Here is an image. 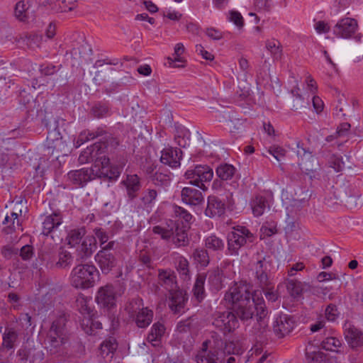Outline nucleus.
Masks as SVG:
<instances>
[{
	"label": "nucleus",
	"mask_w": 363,
	"mask_h": 363,
	"mask_svg": "<svg viewBox=\"0 0 363 363\" xmlns=\"http://www.w3.org/2000/svg\"><path fill=\"white\" fill-rule=\"evenodd\" d=\"M47 147L45 151L47 155L55 156V159L57 160L61 155H67L69 152V148L62 138L60 136V133L55 131L50 132L47 136Z\"/></svg>",
	"instance_id": "obj_10"
},
{
	"label": "nucleus",
	"mask_w": 363,
	"mask_h": 363,
	"mask_svg": "<svg viewBox=\"0 0 363 363\" xmlns=\"http://www.w3.org/2000/svg\"><path fill=\"white\" fill-rule=\"evenodd\" d=\"M17 338V333L13 330H9L3 337L2 347L10 350L13 347V342Z\"/></svg>",
	"instance_id": "obj_56"
},
{
	"label": "nucleus",
	"mask_w": 363,
	"mask_h": 363,
	"mask_svg": "<svg viewBox=\"0 0 363 363\" xmlns=\"http://www.w3.org/2000/svg\"><path fill=\"white\" fill-rule=\"evenodd\" d=\"M91 52V49L87 44H82L71 50V55L74 59L84 58L85 55H89Z\"/></svg>",
	"instance_id": "obj_51"
},
{
	"label": "nucleus",
	"mask_w": 363,
	"mask_h": 363,
	"mask_svg": "<svg viewBox=\"0 0 363 363\" xmlns=\"http://www.w3.org/2000/svg\"><path fill=\"white\" fill-rule=\"evenodd\" d=\"M152 182L156 186H167L170 184L171 177L167 174H163L162 172H155L152 176Z\"/></svg>",
	"instance_id": "obj_48"
},
{
	"label": "nucleus",
	"mask_w": 363,
	"mask_h": 363,
	"mask_svg": "<svg viewBox=\"0 0 363 363\" xmlns=\"http://www.w3.org/2000/svg\"><path fill=\"white\" fill-rule=\"evenodd\" d=\"M299 88L296 87L291 90L293 99L291 101V108L294 111L301 110L308 105V102H305L303 98L298 93Z\"/></svg>",
	"instance_id": "obj_42"
},
{
	"label": "nucleus",
	"mask_w": 363,
	"mask_h": 363,
	"mask_svg": "<svg viewBox=\"0 0 363 363\" xmlns=\"http://www.w3.org/2000/svg\"><path fill=\"white\" fill-rule=\"evenodd\" d=\"M206 279L205 274H199L196 277L195 284L193 287V294L196 299L201 302L205 297L204 284Z\"/></svg>",
	"instance_id": "obj_34"
},
{
	"label": "nucleus",
	"mask_w": 363,
	"mask_h": 363,
	"mask_svg": "<svg viewBox=\"0 0 363 363\" xmlns=\"http://www.w3.org/2000/svg\"><path fill=\"white\" fill-rule=\"evenodd\" d=\"M28 6L24 1H20L16 3L15 6V16L21 21H25L28 18Z\"/></svg>",
	"instance_id": "obj_53"
},
{
	"label": "nucleus",
	"mask_w": 363,
	"mask_h": 363,
	"mask_svg": "<svg viewBox=\"0 0 363 363\" xmlns=\"http://www.w3.org/2000/svg\"><path fill=\"white\" fill-rule=\"evenodd\" d=\"M225 203L218 197L212 196L208 198L205 214L209 218L220 216L225 213Z\"/></svg>",
	"instance_id": "obj_27"
},
{
	"label": "nucleus",
	"mask_w": 363,
	"mask_h": 363,
	"mask_svg": "<svg viewBox=\"0 0 363 363\" xmlns=\"http://www.w3.org/2000/svg\"><path fill=\"white\" fill-rule=\"evenodd\" d=\"M62 223V217L60 213H53L45 217L43 225V233L48 235L56 230Z\"/></svg>",
	"instance_id": "obj_31"
},
{
	"label": "nucleus",
	"mask_w": 363,
	"mask_h": 363,
	"mask_svg": "<svg viewBox=\"0 0 363 363\" xmlns=\"http://www.w3.org/2000/svg\"><path fill=\"white\" fill-rule=\"evenodd\" d=\"M342 345L341 341L334 337H328L321 342V347L328 351H335V348H338Z\"/></svg>",
	"instance_id": "obj_47"
},
{
	"label": "nucleus",
	"mask_w": 363,
	"mask_h": 363,
	"mask_svg": "<svg viewBox=\"0 0 363 363\" xmlns=\"http://www.w3.org/2000/svg\"><path fill=\"white\" fill-rule=\"evenodd\" d=\"M66 319L60 316L55 320L44 340L45 347L51 354L61 351L63 345L67 342L68 336L66 330Z\"/></svg>",
	"instance_id": "obj_2"
},
{
	"label": "nucleus",
	"mask_w": 363,
	"mask_h": 363,
	"mask_svg": "<svg viewBox=\"0 0 363 363\" xmlns=\"http://www.w3.org/2000/svg\"><path fill=\"white\" fill-rule=\"evenodd\" d=\"M250 206L254 216L258 217L264 213L268 205L264 197L257 196L251 201Z\"/></svg>",
	"instance_id": "obj_36"
},
{
	"label": "nucleus",
	"mask_w": 363,
	"mask_h": 363,
	"mask_svg": "<svg viewBox=\"0 0 363 363\" xmlns=\"http://www.w3.org/2000/svg\"><path fill=\"white\" fill-rule=\"evenodd\" d=\"M193 317L179 321L177 325V330L181 333L190 332L193 327Z\"/></svg>",
	"instance_id": "obj_58"
},
{
	"label": "nucleus",
	"mask_w": 363,
	"mask_h": 363,
	"mask_svg": "<svg viewBox=\"0 0 363 363\" xmlns=\"http://www.w3.org/2000/svg\"><path fill=\"white\" fill-rule=\"evenodd\" d=\"M206 247L215 251L223 250L224 242L223 240L214 235L208 236L205 240Z\"/></svg>",
	"instance_id": "obj_46"
},
{
	"label": "nucleus",
	"mask_w": 363,
	"mask_h": 363,
	"mask_svg": "<svg viewBox=\"0 0 363 363\" xmlns=\"http://www.w3.org/2000/svg\"><path fill=\"white\" fill-rule=\"evenodd\" d=\"M180 196L182 202L189 206H199L204 201L202 192L191 186L182 188Z\"/></svg>",
	"instance_id": "obj_20"
},
{
	"label": "nucleus",
	"mask_w": 363,
	"mask_h": 363,
	"mask_svg": "<svg viewBox=\"0 0 363 363\" xmlns=\"http://www.w3.org/2000/svg\"><path fill=\"white\" fill-rule=\"evenodd\" d=\"M329 164L330 167L333 168L337 172H341L345 167V164L342 158L335 155H333L330 157Z\"/></svg>",
	"instance_id": "obj_64"
},
{
	"label": "nucleus",
	"mask_w": 363,
	"mask_h": 363,
	"mask_svg": "<svg viewBox=\"0 0 363 363\" xmlns=\"http://www.w3.org/2000/svg\"><path fill=\"white\" fill-rule=\"evenodd\" d=\"M208 282L213 291H218L223 289L225 286V275L223 270L216 267L210 269L207 274Z\"/></svg>",
	"instance_id": "obj_22"
},
{
	"label": "nucleus",
	"mask_w": 363,
	"mask_h": 363,
	"mask_svg": "<svg viewBox=\"0 0 363 363\" xmlns=\"http://www.w3.org/2000/svg\"><path fill=\"white\" fill-rule=\"evenodd\" d=\"M91 113L95 118H103L108 115L109 108L105 104L99 103L93 106Z\"/></svg>",
	"instance_id": "obj_49"
},
{
	"label": "nucleus",
	"mask_w": 363,
	"mask_h": 363,
	"mask_svg": "<svg viewBox=\"0 0 363 363\" xmlns=\"http://www.w3.org/2000/svg\"><path fill=\"white\" fill-rule=\"evenodd\" d=\"M174 211L177 217H179L180 219L184 220V221L185 222L184 225H189V222L192 218V216L186 209L181 206H176L174 207Z\"/></svg>",
	"instance_id": "obj_59"
},
{
	"label": "nucleus",
	"mask_w": 363,
	"mask_h": 363,
	"mask_svg": "<svg viewBox=\"0 0 363 363\" xmlns=\"http://www.w3.org/2000/svg\"><path fill=\"white\" fill-rule=\"evenodd\" d=\"M177 271L182 276H184L185 278L189 275V262L184 257H180L178 260L177 264Z\"/></svg>",
	"instance_id": "obj_63"
},
{
	"label": "nucleus",
	"mask_w": 363,
	"mask_h": 363,
	"mask_svg": "<svg viewBox=\"0 0 363 363\" xmlns=\"http://www.w3.org/2000/svg\"><path fill=\"white\" fill-rule=\"evenodd\" d=\"M253 300L257 308V321L254 323L251 332L256 336V338H259V340L262 342L267 339L269 332L267 322L265 320L268 312L263 297H258L257 295H255Z\"/></svg>",
	"instance_id": "obj_5"
},
{
	"label": "nucleus",
	"mask_w": 363,
	"mask_h": 363,
	"mask_svg": "<svg viewBox=\"0 0 363 363\" xmlns=\"http://www.w3.org/2000/svg\"><path fill=\"white\" fill-rule=\"evenodd\" d=\"M157 196V191L155 189H147L143 193L141 201L144 205L152 203Z\"/></svg>",
	"instance_id": "obj_61"
},
{
	"label": "nucleus",
	"mask_w": 363,
	"mask_h": 363,
	"mask_svg": "<svg viewBox=\"0 0 363 363\" xmlns=\"http://www.w3.org/2000/svg\"><path fill=\"white\" fill-rule=\"evenodd\" d=\"M173 234L172 235V240L173 244L177 247H186L189 244V239L188 238V230L189 225H184L183 221L177 220L172 225Z\"/></svg>",
	"instance_id": "obj_15"
},
{
	"label": "nucleus",
	"mask_w": 363,
	"mask_h": 363,
	"mask_svg": "<svg viewBox=\"0 0 363 363\" xmlns=\"http://www.w3.org/2000/svg\"><path fill=\"white\" fill-rule=\"evenodd\" d=\"M264 291L267 299L269 301L274 302L278 299L279 295L274 289V284L271 281V285L269 287H260Z\"/></svg>",
	"instance_id": "obj_62"
},
{
	"label": "nucleus",
	"mask_w": 363,
	"mask_h": 363,
	"mask_svg": "<svg viewBox=\"0 0 363 363\" xmlns=\"http://www.w3.org/2000/svg\"><path fill=\"white\" fill-rule=\"evenodd\" d=\"M213 177V172L208 166L198 165L193 169L187 170L185 177L189 183L201 189L206 191L207 187L203 182H210Z\"/></svg>",
	"instance_id": "obj_8"
},
{
	"label": "nucleus",
	"mask_w": 363,
	"mask_h": 363,
	"mask_svg": "<svg viewBox=\"0 0 363 363\" xmlns=\"http://www.w3.org/2000/svg\"><path fill=\"white\" fill-rule=\"evenodd\" d=\"M9 139L0 138V168L4 167L9 161V156L4 150H9Z\"/></svg>",
	"instance_id": "obj_55"
},
{
	"label": "nucleus",
	"mask_w": 363,
	"mask_h": 363,
	"mask_svg": "<svg viewBox=\"0 0 363 363\" xmlns=\"http://www.w3.org/2000/svg\"><path fill=\"white\" fill-rule=\"evenodd\" d=\"M123 182L126 186L128 197L131 199L136 197V194L141 187L138 176L137 174L128 175Z\"/></svg>",
	"instance_id": "obj_33"
},
{
	"label": "nucleus",
	"mask_w": 363,
	"mask_h": 363,
	"mask_svg": "<svg viewBox=\"0 0 363 363\" xmlns=\"http://www.w3.org/2000/svg\"><path fill=\"white\" fill-rule=\"evenodd\" d=\"M257 295L258 297H262L260 291H255L252 294L251 299L247 300L243 303H240L239 305L235 306L233 308L234 313L242 321H247L252 318L255 311H257L255 303L254 302L253 298Z\"/></svg>",
	"instance_id": "obj_13"
},
{
	"label": "nucleus",
	"mask_w": 363,
	"mask_h": 363,
	"mask_svg": "<svg viewBox=\"0 0 363 363\" xmlns=\"http://www.w3.org/2000/svg\"><path fill=\"white\" fill-rule=\"evenodd\" d=\"M43 35L38 34H26L22 38L26 44L30 48H39L43 40Z\"/></svg>",
	"instance_id": "obj_52"
},
{
	"label": "nucleus",
	"mask_w": 363,
	"mask_h": 363,
	"mask_svg": "<svg viewBox=\"0 0 363 363\" xmlns=\"http://www.w3.org/2000/svg\"><path fill=\"white\" fill-rule=\"evenodd\" d=\"M181 154L182 150L180 149L165 148L162 151L160 161L171 167H177L180 165Z\"/></svg>",
	"instance_id": "obj_23"
},
{
	"label": "nucleus",
	"mask_w": 363,
	"mask_h": 363,
	"mask_svg": "<svg viewBox=\"0 0 363 363\" xmlns=\"http://www.w3.org/2000/svg\"><path fill=\"white\" fill-rule=\"evenodd\" d=\"M265 48L273 57L274 60H279L282 56V46L281 43L274 38L267 40L265 42Z\"/></svg>",
	"instance_id": "obj_35"
},
{
	"label": "nucleus",
	"mask_w": 363,
	"mask_h": 363,
	"mask_svg": "<svg viewBox=\"0 0 363 363\" xmlns=\"http://www.w3.org/2000/svg\"><path fill=\"white\" fill-rule=\"evenodd\" d=\"M357 22L352 18H345L340 20L333 28L335 35L344 38H350L357 29Z\"/></svg>",
	"instance_id": "obj_14"
},
{
	"label": "nucleus",
	"mask_w": 363,
	"mask_h": 363,
	"mask_svg": "<svg viewBox=\"0 0 363 363\" xmlns=\"http://www.w3.org/2000/svg\"><path fill=\"white\" fill-rule=\"evenodd\" d=\"M78 263L71 272V285L76 289H82L93 287L99 277L98 269L93 264Z\"/></svg>",
	"instance_id": "obj_3"
},
{
	"label": "nucleus",
	"mask_w": 363,
	"mask_h": 363,
	"mask_svg": "<svg viewBox=\"0 0 363 363\" xmlns=\"http://www.w3.org/2000/svg\"><path fill=\"white\" fill-rule=\"evenodd\" d=\"M117 342L115 338L109 337L105 340L100 347V353L103 357H107L109 354L113 353L117 348Z\"/></svg>",
	"instance_id": "obj_43"
},
{
	"label": "nucleus",
	"mask_w": 363,
	"mask_h": 363,
	"mask_svg": "<svg viewBox=\"0 0 363 363\" xmlns=\"http://www.w3.org/2000/svg\"><path fill=\"white\" fill-rule=\"evenodd\" d=\"M95 259L104 274L110 272L117 264L115 253H109L106 250H99Z\"/></svg>",
	"instance_id": "obj_19"
},
{
	"label": "nucleus",
	"mask_w": 363,
	"mask_h": 363,
	"mask_svg": "<svg viewBox=\"0 0 363 363\" xmlns=\"http://www.w3.org/2000/svg\"><path fill=\"white\" fill-rule=\"evenodd\" d=\"M228 250L230 255H238V250L246 245L247 242H252L253 234L244 226L233 228V231L228 234Z\"/></svg>",
	"instance_id": "obj_6"
},
{
	"label": "nucleus",
	"mask_w": 363,
	"mask_h": 363,
	"mask_svg": "<svg viewBox=\"0 0 363 363\" xmlns=\"http://www.w3.org/2000/svg\"><path fill=\"white\" fill-rule=\"evenodd\" d=\"M106 147L105 142L95 143L80 154L79 161L82 164L94 162V164L91 169L97 178L117 177L125 166V160L123 159L118 164H116V172L113 173V175L109 174L112 165H111L110 159L104 155L103 150Z\"/></svg>",
	"instance_id": "obj_1"
},
{
	"label": "nucleus",
	"mask_w": 363,
	"mask_h": 363,
	"mask_svg": "<svg viewBox=\"0 0 363 363\" xmlns=\"http://www.w3.org/2000/svg\"><path fill=\"white\" fill-rule=\"evenodd\" d=\"M286 284L288 292L294 298L300 296L304 290V286H306V284L296 279H288Z\"/></svg>",
	"instance_id": "obj_38"
},
{
	"label": "nucleus",
	"mask_w": 363,
	"mask_h": 363,
	"mask_svg": "<svg viewBox=\"0 0 363 363\" xmlns=\"http://www.w3.org/2000/svg\"><path fill=\"white\" fill-rule=\"evenodd\" d=\"M40 71L43 75L53 77L52 79V86L55 85L56 82H57V81L62 77L60 74H58L59 69L54 65H42L40 66Z\"/></svg>",
	"instance_id": "obj_44"
},
{
	"label": "nucleus",
	"mask_w": 363,
	"mask_h": 363,
	"mask_svg": "<svg viewBox=\"0 0 363 363\" xmlns=\"http://www.w3.org/2000/svg\"><path fill=\"white\" fill-rule=\"evenodd\" d=\"M169 308L174 313H181L184 311L186 303L188 300L186 294L181 290H174L169 292Z\"/></svg>",
	"instance_id": "obj_25"
},
{
	"label": "nucleus",
	"mask_w": 363,
	"mask_h": 363,
	"mask_svg": "<svg viewBox=\"0 0 363 363\" xmlns=\"http://www.w3.org/2000/svg\"><path fill=\"white\" fill-rule=\"evenodd\" d=\"M165 331L164 325L159 322L152 325L151 330L147 335V341L152 342L160 340Z\"/></svg>",
	"instance_id": "obj_40"
},
{
	"label": "nucleus",
	"mask_w": 363,
	"mask_h": 363,
	"mask_svg": "<svg viewBox=\"0 0 363 363\" xmlns=\"http://www.w3.org/2000/svg\"><path fill=\"white\" fill-rule=\"evenodd\" d=\"M218 348L219 352H223V359L225 361V358L228 355H240L244 350L241 343L236 341H228L224 344L223 342H218Z\"/></svg>",
	"instance_id": "obj_28"
},
{
	"label": "nucleus",
	"mask_w": 363,
	"mask_h": 363,
	"mask_svg": "<svg viewBox=\"0 0 363 363\" xmlns=\"http://www.w3.org/2000/svg\"><path fill=\"white\" fill-rule=\"evenodd\" d=\"M153 315L154 313L152 310L145 307L133 319L138 328H145L152 323Z\"/></svg>",
	"instance_id": "obj_32"
},
{
	"label": "nucleus",
	"mask_w": 363,
	"mask_h": 363,
	"mask_svg": "<svg viewBox=\"0 0 363 363\" xmlns=\"http://www.w3.org/2000/svg\"><path fill=\"white\" fill-rule=\"evenodd\" d=\"M79 311L83 315H87L88 318L91 316L92 311L88 305V301L83 296H78L76 301Z\"/></svg>",
	"instance_id": "obj_50"
},
{
	"label": "nucleus",
	"mask_w": 363,
	"mask_h": 363,
	"mask_svg": "<svg viewBox=\"0 0 363 363\" xmlns=\"http://www.w3.org/2000/svg\"><path fill=\"white\" fill-rule=\"evenodd\" d=\"M168 227H164L162 225H155L152 228V232L155 234L160 235L161 238L164 240H168L171 238L173 234V228L172 226L169 228Z\"/></svg>",
	"instance_id": "obj_54"
},
{
	"label": "nucleus",
	"mask_w": 363,
	"mask_h": 363,
	"mask_svg": "<svg viewBox=\"0 0 363 363\" xmlns=\"http://www.w3.org/2000/svg\"><path fill=\"white\" fill-rule=\"evenodd\" d=\"M72 261V257L71 253L66 250H64L60 253L59 260L56 263V265L60 268H65L71 264Z\"/></svg>",
	"instance_id": "obj_57"
},
{
	"label": "nucleus",
	"mask_w": 363,
	"mask_h": 363,
	"mask_svg": "<svg viewBox=\"0 0 363 363\" xmlns=\"http://www.w3.org/2000/svg\"><path fill=\"white\" fill-rule=\"evenodd\" d=\"M96 301L101 307L111 309L116 306V291L113 285L106 284L99 289Z\"/></svg>",
	"instance_id": "obj_12"
},
{
	"label": "nucleus",
	"mask_w": 363,
	"mask_h": 363,
	"mask_svg": "<svg viewBox=\"0 0 363 363\" xmlns=\"http://www.w3.org/2000/svg\"><path fill=\"white\" fill-rule=\"evenodd\" d=\"M223 352H219L218 348L214 347L207 351V342L203 343L202 350L196 355L197 363H225L223 359Z\"/></svg>",
	"instance_id": "obj_18"
},
{
	"label": "nucleus",
	"mask_w": 363,
	"mask_h": 363,
	"mask_svg": "<svg viewBox=\"0 0 363 363\" xmlns=\"http://www.w3.org/2000/svg\"><path fill=\"white\" fill-rule=\"evenodd\" d=\"M118 64V60L117 59L113 60H97L94 64V67L98 69L94 77L95 83L101 84L103 82L106 81L110 77L111 72L115 71L113 68L108 67V65H116Z\"/></svg>",
	"instance_id": "obj_16"
},
{
	"label": "nucleus",
	"mask_w": 363,
	"mask_h": 363,
	"mask_svg": "<svg viewBox=\"0 0 363 363\" xmlns=\"http://www.w3.org/2000/svg\"><path fill=\"white\" fill-rule=\"evenodd\" d=\"M251 295L247 285L242 283H235L233 286H230L225 292L224 300L231 304L233 308L243 303L247 300L251 299Z\"/></svg>",
	"instance_id": "obj_9"
},
{
	"label": "nucleus",
	"mask_w": 363,
	"mask_h": 363,
	"mask_svg": "<svg viewBox=\"0 0 363 363\" xmlns=\"http://www.w3.org/2000/svg\"><path fill=\"white\" fill-rule=\"evenodd\" d=\"M21 102L27 108V111L32 117H42L43 111L39 109L40 104L37 103L35 99L27 93L25 90L21 92Z\"/></svg>",
	"instance_id": "obj_24"
},
{
	"label": "nucleus",
	"mask_w": 363,
	"mask_h": 363,
	"mask_svg": "<svg viewBox=\"0 0 363 363\" xmlns=\"http://www.w3.org/2000/svg\"><path fill=\"white\" fill-rule=\"evenodd\" d=\"M345 339L352 349L363 347V333L354 325H349L345 331Z\"/></svg>",
	"instance_id": "obj_26"
},
{
	"label": "nucleus",
	"mask_w": 363,
	"mask_h": 363,
	"mask_svg": "<svg viewBox=\"0 0 363 363\" xmlns=\"http://www.w3.org/2000/svg\"><path fill=\"white\" fill-rule=\"evenodd\" d=\"M67 177L73 184L79 187L84 186L86 182L97 177L92 173L91 169H88L71 171L68 173Z\"/></svg>",
	"instance_id": "obj_21"
},
{
	"label": "nucleus",
	"mask_w": 363,
	"mask_h": 363,
	"mask_svg": "<svg viewBox=\"0 0 363 363\" xmlns=\"http://www.w3.org/2000/svg\"><path fill=\"white\" fill-rule=\"evenodd\" d=\"M298 165L302 172L309 175L311 178L313 177L312 174L318 169V161L310 152H305Z\"/></svg>",
	"instance_id": "obj_30"
},
{
	"label": "nucleus",
	"mask_w": 363,
	"mask_h": 363,
	"mask_svg": "<svg viewBox=\"0 0 363 363\" xmlns=\"http://www.w3.org/2000/svg\"><path fill=\"white\" fill-rule=\"evenodd\" d=\"M85 234L86 230L84 228L71 230L67 237L68 245L73 247L79 244Z\"/></svg>",
	"instance_id": "obj_41"
},
{
	"label": "nucleus",
	"mask_w": 363,
	"mask_h": 363,
	"mask_svg": "<svg viewBox=\"0 0 363 363\" xmlns=\"http://www.w3.org/2000/svg\"><path fill=\"white\" fill-rule=\"evenodd\" d=\"M272 269V261L269 256L257 254L252 264L255 281L259 287H269L271 285L270 273Z\"/></svg>",
	"instance_id": "obj_4"
},
{
	"label": "nucleus",
	"mask_w": 363,
	"mask_h": 363,
	"mask_svg": "<svg viewBox=\"0 0 363 363\" xmlns=\"http://www.w3.org/2000/svg\"><path fill=\"white\" fill-rule=\"evenodd\" d=\"M158 281L169 292L174 291L177 287L176 277L170 269H159Z\"/></svg>",
	"instance_id": "obj_29"
},
{
	"label": "nucleus",
	"mask_w": 363,
	"mask_h": 363,
	"mask_svg": "<svg viewBox=\"0 0 363 363\" xmlns=\"http://www.w3.org/2000/svg\"><path fill=\"white\" fill-rule=\"evenodd\" d=\"M96 238L94 236L89 235L85 237L82 244L77 250V262H84L91 256L93 252L96 250Z\"/></svg>",
	"instance_id": "obj_17"
},
{
	"label": "nucleus",
	"mask_w": 363,
	"mask_h": 363,
	"mask_svg": "<svg viewBox=\"0 0 363 363\" xmlns=\"http://www.w3.org/2000/svg\"><path fill=\"white\" fill-rule=\"evenodd\" d=\"M193 258L201 267H206L210 262L208 253L205 249H196L193 253Z\"/></svg>",
	"instance_id": "obj_45"
},
{
	"label": "nucleus",
	"mask_w": 363,
	"mask_h": 363,
	"mask_svg": "<svg viewBox=\"0 0 363 363\" xmlns=\"http://www.w3.org/2000/svg\"><path fill=\"white\" fill-rule=\"evenodd\" d=\"M295 325L296 321L294 316L281 313L275 318L273 322V333L278 338H283L293 330Z\"/></svg>",
	"instance_id": "obj_11"
},
{
	"label": "nucleus",
	"mask_w": 363,
	"mask_h": 363,
	"mask_svg": "<svg viewBox=\"0 0 363 363\" xmlns=\"http://www.w3.org/2000/svg\"><path fill=\"white\" fill-rule=\"evenodd\" d=\"M143 308L145 307L143 299L137 297L131 299L128 303H127L125 310L128 313L129 316L133 318L137 313L141 311Z\"/></svg>",
	"instance_id": "obj_39"
},
{
	"label": "nucleus",
	"mask_w": 363,
	"mask_h": 363,
	"mask_svg": "<svg viewBox=\"0 0 363 363\" xmlns=\"http://www.w3.org/2000/svg\"><path fill=\"white\" fill-rule=\"evenodd\" d=\"M267 152L272 155L274 157V159L278 162H280L286 155V150L278 145L271 146L268 149Z\"/></svg>",
	"instance_id": "obj_60"
},
{
	"label": "nucleus",
	"mask_w": 363,
	"mask_h": 363,
	"mask_svg": "<svg viewBox=\"0 0 363 363\" xmlns=\"http://www.w3.org/2000/svg\"><path fill=\"white\" fill-rule=\"evenodd\" d=\"M212 323L224 334L233 332L239 325L237 316L230 311H216L213 315Z\"/></svg>",
	"instance_id": "obj_7"
},
{
	"label": "nucleus",
	"mask_w": 363,
	"mask_h": 363,
	"mask_svg": "<svg viewBox=\"0 0 363 363\" xmlns=\"http://www.w3.org/2000/svg\"><path fill=\"white\" fill-rule=\"evenodd\" d=\"M216 175L223 181L231 179L235 173V168L228 164H220L216 169Z\"/></svg>",
	"instance_id": "obj_37"
}]
</instances>
